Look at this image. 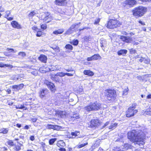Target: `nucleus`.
Wrapping results in <instances>:
<instances>
[{
	"instance_id": "13d9d810",
	"label": "nucleus",
	"mask_w": 151,
	"mask_h": 151,
	"mask_svg": "<svg viewBox=\"0 0 151 151\" xmlns=\"http://www.w3.org/2000/svg\"><path fill=\"white\" fill-rule=\"evenodd\" d=\"M87 60L88 61H91L93 60L92 56L91 57L88 58Z\"/></svg>"
},
{
	"instance_id": "49530a36",
	"label": "nucleus",
	"mask_w": 151,
	"mask_h": 151,
	"mask_svg": "<svg viewBox=\"0 0 151 151\" xmlns=\"http://www.w3.org/2000/svg\"><path fill=\"white\" fill-rule=\"evenodd\" d=\"M53 81H54V82H59L60 81V78L56 76L53 80Z\"/></svg>"
},
{
	"instance_id": "69168bd1",
	"label": "nucleus",
	"mask_w": 151,
	"mask_h": 151,
	"mask_svg": "<svg viewBox=\"0 0 151 151\" xmlns=\"http://www.w3.org/2000/svg\"><path fill=\"white\" fill-rule=\"evenodd\" d=\"M109 123V122H106L104 125L103 126V128H104L106 126H107Z\"/></svg>"
},
{
	"instance_id": "ea45409f",
	"label": "nucleus",
	"mask_w": 151,
	"mask_h": 151,
	"mask_svg": "<svg viewBox=\"0 0 151 151\" xmlns=\"http://www.w3.org/2000/svg\"><path fill=\"white\" fill-rule=\"evenodd\" d=\"M7 142L9 145L12 146H14V142L12 140H9L8 141H7Z\"/></svg>"
},
{
	"instance_id": "c756f323",
	"label": "nucleus",
	"mask_w": 151,
	"mask_h": 151,
	"mask_svg": "<svg viewBox=\"0 0 151 151\" xmlns=\"http://www.w3.org/2000/svg\"><path fill=\"white\" fill-rule=\"evenodd\" d=\"M50 14L49 13H47L46 14H44V17L43 19V20L44 22H47V20L48 19V17Z\"/></svg>"
},
{
	"instance_id": "5fc2aeb1",
	"label": "nucleus",
	"mask_w": 151,
	"mask_h": 151,
	"mask_svg": "<svg viewBox=\"0 0 151 151\" xmlns=\"http://www.w3.org/2000/svg\"><path fill=\"white\" fill-rule=\"evenodd\" d=\"M42 33L41 32L38 31L37 32L36 34V36L37 37H40L42 35Z\"/></svg>"
},
{
	"instance_id": "20e7f679",
	"label": "nucleus",
	"mask_w": 151,
	"mask_h": 151,
	"mask_svg": "<svg viewBox=\"0 0 151 151\" xmlns=\"http://www.w3.org/2000/svg\"><path fill=\"white\" fill-rule=\"evenodd\" d=\"M105 94L107 99L111 101H114L116 96V91L114 89H106L105 90Z\"/></svg>"
},
{
	"instance_id": "bb28decb",
	"label": "nucleus",
	"mask_w": 151,
	"mask_h": 151,
	"mask_svg": "<svg viewBox=\"0 0 151 151\" xmlns=\"http://www.w3.org/2000/svg\"><path fill=\"white\" fill-rule=\"evenodd\" d=\"M81 24V22H79L78 23H75L74 24H72L71 27H70V28L72 29L73 30H74V29L76 28L77 26L79 25L80 26V24Z\"/></svg>"
},
{
	"instance_id": "473e14b6",
	"label": "nucleus",
	"mask_w": 151,
	"mask_h": 151,
	"mask_svg": "<svg viewBox=\"0 0 151 151\" xmlns=\"http://www.w3.org/2000/svg\"><path fill=\"white\" fill-rule=\"evenodd\" d=\"M73 32L74 30L70 27L66 32L65 34L66 35H70L73 33Z\"/></svg>"
},
{
	"instance_id": "6e6d98bb",
	"label": "nucleus",
	"mask_w": 151,
	"mask_h": 151,
	"mask_svg": "<svg viewBox=\"0 0 151 151\" xmlns=\"http://www.w3.org/2000/svg\"><path fill=\"white\" fill-rule=\"evenodd\" d=\"M100 21V19L99 18L98 19H97L95 20V22L94 23V24H98Z\"/></svg>"
},
{
	"instance_id": "412c9836",
	"label": "nucleus",
	"mask_w": 151,
	"mask_h": 151,
	"mask_svg": "<svg viewBox=\"0 0 151 151\" xmlns=\"http://www.w3.org/2000/svg\"><path fill=\"white\" fill-rule=\"evenodd\" d=\"M63 32L64 29H61L54 31L53 32V33L55 35H57L58 34H62Z\"/></svg>"
},
{
	"instance_id": "0eeeda50",
	"label": "nucleus",
	"mask_w": 151,
	"mask_h": 151,
	"mask_svg": "<svg viewBox=\"0 0 151 151\" xmlns=\"http://www.w3.org/2000/svg\"><path fill=\"white\" fill-rule=\"evenodd\" d=\"M45 83L51 92L54 93L55 92L56 90V88L55 86L53 83L48 80H46L45 82Z\"/></svg>"
},
{
	"instance_id": "338daca9",
	"label": "nucleus",
	"mask_w": 151,
	"mask_h": 151,
	"mask_svg": "<svg viewBox=\"0 0 151 151\" xmlns=\"http://www.w3.org/2000/svg\"><path fill=\"white\" fill-rule=\"evenodd\" d=\"M56 76H55V75H52L51 76V79L53 81L54 79L55 78V77Z\"/></svg>"
},
{
	"instance_id": "b1692460",
	"label": "nucleus",
	"mask_w": 151,
	"mask_h": 151,
	"mask_svg": "<svg viewBox=\"0 0 151 151\" xmlns=\"http://www.w3.org/2000/svg\"><path fill=\"white\" fill-rule=\"evenodd\" d=\"M100 43L101 44V47H103L106 46L107 43L106 40H100ZM103 49V48H102V49Z\"/></svg>"
},
{
	"instance_id": "f3484780",
	"label": "nucleus",
	"mask_w": 151,
	"mask_h": 151,
	"mask_svg": "<svg viewBox=\"0 0 151 151\" xmlns=\"http://www.w3.org/2000/svg\"><path fill=\"white\" fill-rule=\"evenodd\" d=\"M57 146L60 148L64 147L65 145V143L63 140H60L57 144Z\"/></svg>"
},
{
	"instance_id": "2f4dec72",
	"label": "nucleus",
	"mask_w": 151,
	"mask_h": 151,
	"mask_svg": "<svg viewBox=\"0 0 151 151\" xmlns=\"http://www.w3.org/2000/svg\"><path fill=\"white\" fill-rule=\"evenodd\" d=\"M117 125V124L116 123H114V124H111V125L109 127V129H114L115 128Z\"/></svg>"
},
{
	"instance_id": "58836bf2",
	"label": "nucleus",
	"mask_w": 151,
	"mask_h": 151,
	"mask_svg": "<svg viewBox=\"0 0 151 151\" xmlns=\"http://www.w3.org/2000/svg\"><path fill=\"white\" fill-rule=\"evenodd\" d=\"M87 144H88V142H86L84 144H81L80 145H77V147L78 148H81L87 145Z\"/></svg>"
},
{
	"instance_id": "0e129e2a",
	"label": "nucleus",
	"mask_w": 151,
	"mask_h": 151,
	"mask_svg": "<svg viewBox=\"0 0 151 151\" xmlns=\"http://www.w3.org/2000/svg\"><path fill=\"white\" fill-rule=\"evenodd\" d=\"M37 119L36 118H33L31 119V121L33 122H36Z\"/></svg>"
},
{
	"instance_id": "e2e57ef3",
	"label": "nucleus",
	"mask_w": 151,
	"mask_h": 151,
	"mask_svg": "<svg viewBox=\"0 0 151 151\" xmlns=\"http://www.w3.org/2000/svg\"><path fill=\"white\" fill-rule=\"evenodd\" d=\"M65 75H67L69 76H73V75L70 73H65Z\"/></svg>"
},
{
	"instance_id": "8fccbe9b",
	"label": "nucleus",
	"mask_w": 151,
	"mask_h": 151,
	"mask_svg": "<svg viewBox=\"0 0 151 151\" xmlns=\"http://www.w3.org/2000/svg\"><path fill=\"white\" fill-rule=\"evenodd\" d=\"M130 52L131 54H134L136 52V50L133 48H132L130 50Z\"/></svg>"
},
{
	"instance_id": "774afa93",
	"label": "nucleus",
	"mask_w": 151,
	"mask_h": 151,
	"mask_svg": "<svg viewBox=\"0 0 151 151\" xmlns=\"http://www.w3.org/2000/svg\"><path fill=\"white\" fill-rule=\"evenodd\" d=\"M29 129V126L26 125L25 126L24 129Z\"/></svg>"
},
{
	"instance_id": "a18cd8bd",
	"label": "nucleus",
	"mask_w": 151,
	"mask_h": 151,
	"mask_svg": "<svg viewBox=\"0 0 151 151\" xmlns=\"http://www.w3.org/2000/svg\"><path fill=\"white\" fill-rule=\"evenodd\" d=\"M36 14V13H35V12L33 11H32L29 14V17H33Z\"/></svg>"
},
{
	"instance_id": "bf43d9fd",
	"label": "nucleus",
	"mask_w": 151,
	"mask_h": 151,
	"mask_svg": "<svg viewBox=\"0 0 151 151\" xmlns=\"http://www.w3.org/2000/svg\"><path fill=\"white\" fill-rule=\"evenodd\" d=\"M146 111V112L147 113V114L151 115V111H150V110L149 109H147Z\"/></svg>"
},
{
	"instance_id": "aec40b11",
	"label": "nucleus",
	"mask_w": 151,
	"mask_h": 151,
	"mask_svg": "<svg viewBox=\"0 0 151 151\" xmlns=\"http://www.w3.org/2000/svg\"><path fill=\"white\" fill-rule=\"evenodd\" d=\"M80 134V132L78 131H76L74 132H72L71 135H72L71 137L72 138H74L75 137L78 136Z\"/></svg>"
},
{
	"instance_id": "39448f33",
	"label": "nucleus",
	"mask_w": 151,
	"mask_h": 151,
	"mask_svg": "<svg viewBox=\"0 0 151 151\" xmlns=\"http://www.w3.org/2000/svg\"><path fill=\"white\" fill-rule=\"evenodd\" d=\"M121 25V23L119 21L112 19L108 22L107 27L109 29H114L120 27Z\"/></svg>"
},
{
	"instance_id": "79ce46f5",
	"label": "nucleus",
	"mask_w": 151,
	"mask_h": 151,
	"mask_svg": "<svg viewBox=\"0 0 151 151\" xmlns=\"http://www.w3.org/2000/svg\"><path fill=\"white\" fill-rule=\"evenodd\" d=\"M6 50L8 51H9L10 52H12L15 53L17 52V50H14L12 48H7Z\"/></svg>"
},
{
	"instance_id": "c9c22d12",
	"label": "nucleus",
	"mask_w": 151,
	"mask_h": 151,
	"mask_svg": "<svg viewBox=\"0 0 151 151\" xmlns=\"http://www.w3.org/2000/svg\"><path fill=\"white\" fill-rule=\"evenodd\" d=\"M128 90V88L127 87L126 88H125L123 91V93H122V95H126L127 94Z\"/></svg>"
},
{
	"instance_id": "f8f14e48",
	"label": "nucleus",
	"mask_w": 151,
	"mask_h": 151,
	"mask_svg": "<svg viewBox=\"0 0 151 151\" xmlns=\"http://www.w3.org/2000/svg\"><path fill=\"white\" fill-rule=\"evenodd\" d=\"M100 140H96L95 143L92 146L91 148L89 149V151H93L96 148L98 147L100 144Z\"/></svg>"
},
{
	"instance_id": "c03bdc74",
	"label": "nucleus",
	"mask_w": 151,
	"mask_h": 151,
	"mask_svg": "<svg viewBox=\"0 0 151 151\" xmlns=\"http://www.w3.org/2000/svg\"><path fill=\"white\" fill-rule=\"evenodd\" d=\"M16 107L17 109H23L25 108V106L24 105H20L16 106Z\"/></svg>"
},
{
	"instance_id": "9d476101",
	"label": "nucleus",
	"mask_w": 151,
	"mask_h": 151,
	"mask_svg": "<svg viewBox=\"0 0 151 151\" xmlns=\"http://www.w3.org/2000/svg\"><path fill=\"white\" fill-rule=\"evenodd\" d=\"M99 120L98 119H93L91 121L90 127L93 128H95L99 124Z\"/></svg>"
},
{
	"instance_id": "6ab92c4d",
	"label": "nucleus",
	"mask_w": 151,
	"mask_h": 151,
	"mask_svg": "<svg viewBox=\"0 0 151 151\" xmlns=\"http://www.w3.org/2000/svg\"><path fill=\"white\" fill-rule=\"evenodd\" d=\"M79 118V116L78 114L76 113L74 114L72 116H70V119L71 120L73 121L76 119H78Z\"/></svg>"
},
{
	"instance_id": "3c124183",
	"label": "nucleus",
	"mask_w": 151,
	"mask_h": 151,
	"mask_svg": "<svg viewBox=\"0 0 151 151\" xmlns=\"http://www.w3.org/2000/svg\"><path fill=\"white\" fill-rule=\"evenodd\" d=\"M47 25L46 24H42L41 25V27L42 29H45L47 28Z\"/></svg>"
},
{
	"instance_id": "72a5a7b5",
	"label": "nucleus",
	"mask_w": 151,
	"mask_h": 151,
	"mask_svg": "<svg viewBox=\"0 0 151 151\" xmlns=\"http://www.w3.org/2000/svg\"><path fill=\"white\" fill-rule=\"evenodd\" d=\"M57 139L56 138H52L50 139L49 141V143L50 145H53L54 142Z\"/></svg>"
},
{
	"instance_id": "37998d69",
	"label": "nucleus",
	"mask_w": 151,
	"mask_h": 151,
	"mask_svg": "<svg viewBox=\"0 0 151 151\" xmlns=\"http://www.w3.org/2000/svg\"><path fill=\"white\" fill-rule=\"evenodd\" d=\"M17 88L18 90L21 89L24 86L23 84H20L19 85H17Z\"/></svg>"
},
{
	"instance_id": "ddd939ff",
	"label": "nucleus",
	"mask_w": 151,
	"mask_h": 151,
	"mask_svg": "<svg viewBox=\"0 0 151 151\" xmlns=\"http://www.w3.org/2000/svg\"><path fill=\"white\" fill-rule=\"evenodd\" d=\"M55 2L56 4L59 6H65L67 4L66 0H56Z\"/></svg>"
},
{
	"instance_id": "f257e3e1",
	"label": "nucleus",
	"mask_w": 151,
	"mask_h": 151,
	"mask_svg": "<svg viewBox=\"0 0 151 151\" xmlns=\"http://www.w3.org/2000/svg\"><path fill=\"white\" fill-rule=\"evenodd\" d=\"M145 128L143 126H140L136 129L132 130L128 132V138L130 141L136 144L143 145L145 142L144 141L145 139V134L144 132Z\"/></svg>"
},
{
	"instance_id": "393cba45",
	"label": "nucleus",
	"mask_w": 151,
	"mask_h": 151,
	"mask_svg": "<svg viewBox=\"0 0 151 151\" xmlns=\"http://www.w3.org/2000/svg\"><path fill=\"white\" fill-rule=\"evenodd\" d=\"M83 38L85 42H88L91 40L92 37L90 35H89L84 37Z\"/></svg>"
},
{
	"instance_id": "09e8293b",
	"label": "nucleus",
	"mask_w": 151,
	"mask_h": 151,
	"mask_svg": "<svg viewBox=\"0 0 151 151\" xmlns=\"http://www.w3.org/2000/svg\"><path fill=\"white\" fill-rule=\"evenodd\" d=\"M12 88L14 89V90L15 91H17L19 90L18 89L17 86V85H14L12 86Z\"/></svg>"
},
{
	"instance_id": "2eb2a0df",
	"label": "nucleus",
	"mask_w": 151,
	"mask_h": 151,
	"mask_svg": "<svg viewBox=\"0 0 151 151\" xmlns=\"http://www.w3.org/2000/svg\"><path fill=\"white\" fill-rule=\"evenodd\" d=\"M135 0H127L125 1V4L129 6L134 5L136 3Z\"/></svg>"
},
{
	"instance_id": "4468645a",
	"label": "nucleus",
	"mask_w": 151,
	"mask_h": 151,
	"mask_svg": "<svg viewBox=\"0 0 151 151\" xmlns=\"http://www.w3.org/2000/svg\"><path fill=\"white\" fill-rule=\"evenodd\" d=\"M39 60L42 62L44 63H46L47 59V57L44 55H41L38 57Z\"/></svg>"
},
{
	"instance_id": "864d4df0",
	"label": "nucleus",
	"mask_w": 151,
	"mask_h": 151,
	"mask_svg": "<svg viewBox=\"0 0 151 151\" xmlns=\"http://www.w3.org/2000/svg\"><path fill=\"white\" fill-rule=\"evenodd\" d=\"M15 150L17 151H19L21 149V146H19L15 147Z\"/></svg>"
},
{
	"instance_id": "5701e85b",
	"label": "nucleus",
	"mask_w": 151,
	"mask_h": 151,
	"mask_svg": "<svg viewBox=\"0 0 151 151\" xmlns=\"http://www.w3.org/2000/svg\"><path fill=\"white\" fill-rule=\"evenodd\" d=\"M7 67H9L10 68H13V66L11 65L5 64L3 63H0V67L5 68Z\"/></svg>"
},
{
	"instance_id": "f704fd0d",
	"label": "nucleus",
	"mask_w": 151,
	"mask_h": 151,
	"mask_svg": "<svg viewBox=\"0 0 151 151\" xmlns=\"http://www.w3.org/2000/svg\"><path fill=\"white\" fill-rule=\"evenodd\" d=\"M65 47L66 49H68L70 50H72L73 49L72 46L70 44H67L65 46Z\"/></svg>"
},
{
	"instance_id": "4c0bfd02",
	"label": "nucleus",
	"mask_w": 151,
	"mask_h": 151,
	"mask_svg": "<svg viewBox=\"0 0 151 151\" xmlns=\"http://www.w3.org/2000/svg\"><path fill=\"white\" fill-rule=\"evenodd\" d=\"M54 125L48 124L46 126L47 129H54Z\"/></svg>"
},
{
	"instance_id": "a878e982",
	"label": "nucleus",
	"mask_w": 151,
	"mask_h": 151,
	"mask_svg": "<svg viewBox=\"0 0 151 151\" xmlns=\"http://www.w3.org/2000/svg\"><path fill=\"white\" fill-rule=\"evenodd\" d=\"M79 41L78 40H73L70 43L74 45L77 46L78 44Z\"/></svg>"
},
{
	"instance_id": "c85d7f7f",
	"label": "nucleus",
	"mask_w": 151,
	"mask_h": 151,
	"mask_svg": "<svg viewBox=\"0 0 151 151\" xmlns=\"http://www.w3.org/2000/svg\"><path fill=\"white\" fill-rule=\"evenodd\" d=\"M65 73H63V72H59L57 73L56 74L55 76H59L61 77H62L64 76L65 75Z\"/></svg>"
},
{
	"instance_id": "603ef678",
	"label": "nucleus",
	"mask_w": 151,
	"mask_h": 151,
	"mask_svg": "<svg viewBox=\"0 0 151 151\" xmlns=\"http://www.w3.org/2000/svg\"><path fill=\"white\" fill-rule=\"evenodd\" d=\"M65 70L67 72L73 71H74V70L71 67L68 69H65Z\"/></svg>"
},
{
	"instance_id": "423d86ee",
	"label": "nucleus",
	"mask_w": 151,
	"mask_h": 151,
	"mask_svg": "<svg viewBox=\"0 0 151 151\" xmlns=\"http://www.w3.org/2000/svg\"><path fill=\"white\" fill-rule=\"evenodd\" d=\"M136 105L135 104H133L132 106L129 107L127 112L126 116L130 117L133 116L137 112V110H134L135 108Z\"/></svg>"
},
{
	"instance_id": "a19ab883",
	"label": "nucleus",
	"mask_w": 151,
	"mask_h": 151,
	"mask_svg": "<svg viewBox=\"0 0 151 151\" xmlns=\"http://www.w3.org/2000/svg\"><path fill=\"white\" fill-rule=\"evenodd\" d=\"M62 129L61 127L57 125H54V130H58Z\"/></svg>"
},
{
	"instance_id": "9b49d317",
	"label": "nucleus",
	"mask_w": 151,
	"mask_h": 151,
	"mask_svg": "<svg viewBox=\"0 0 151 151\" xmlns=\"http://www.w3.org/2000/svg\"><path fill=\"white\" fill-rule=\"evenodd\" d=\"M11 24L12 27L17 29H21L22 27L20 24H19L18 22L16 21H13L11 22Z\"/></svg>"
},
{
	"instance_id": "de8ad7c7",
	"label": "nucleus",
	"mask_w": 151,
	"mask_h": 151,
	"mask_svg": "<svg viewBox=\"0 0 151 151\" xmlns=\"http://www.w3.org/2000/svg\"><path fill=\"white\" fill-rule=\"evenodd\" d=\"M18 55L22 57H24L26 56V54L23 52H19Z\"/></svg>"
},
{
	"instance_id": "7c9ffc66",
	"label": "nucleus",
	"mask_w": 151,
	"mask_h": 151,
	"mask_svg": "<svg viewBox=\"0 0 151 151\" xmlns=\"http://www.w3.org/2000/svg\"><path fill=\"white\" fill-rule=\"evenodd\" d=\"M0 133H3L4 134H7L8 131V129L7 128H3L0 130Z\"/></svg>"
},
{
	"instance_id": "f03ea898",
	"label": "nucleus",
	"mask_w": 151,
	"mask_h": 151,
	"mask_svg": "<svg viewBox=\"0 0 151 151\" xmlns=\"http://www.w3.org/2000/svg\"><path fill=\"white\" fill-rule=\"evenodd\" d=\"M101 104L97 102L91 103L89 105L85 107L83 109L85 111L89 112L91 111H98L101 109Z\"/></svg>"
},
{
	"instance_id": "4be33fe9",
	"label": "nucleus",
	"mask_w": 151,
	"mask_h": 151,
	"mask_svg": "<svg viewBox=\"0 0 151 151\" xmlns=\"http://www.w3.org/2000/svg\"><path fill=\"white\" fill-rule=\"evenodd\" d=\"M133 146L131 144L128 143H126L124 145V147L126 150H127L129 149H132Z\"/></svg>"
},
{
	"instance_id": "680f3d73",
	"label": "nucleus",
	"mask_w": 151,
	"mask_h": 151,
	"mask_svg": "<svg viewBox=\"0 0 151 151\" xmlns=\"http://www.w3.org/2000/svg\"><path fill=\"white\" fill-rule=\"evenodd\" d=\"M30 139L31 141H33L35 140V137L34 136H31L30 137Z\"/></svg>"
},
{
	"instance_id": "4d7b16f0",
	"label": "nucleus",
	"mask_w": 151,
	"mask_h": 151,
	"mask_svg": "<svg viewBox=\"0 0 151 151\" xmlns=\"http://www.w3.org/2000/svg\"><path fill=\"white\" fill-rule=\"evenodd\" d=\"M51 20V16L50 15V14L49 15V16L48 17V19L47 20V23H48L50 22Z\"/></svg>"
},
{
	"instance_id": "cd10ccee",
	"label": "nucleus",
	"mask_w": 151,
	"mask_h": 151,
	"mask_svg": "<svg viewBox=\"0 0 151 151\" xmlns=\"http://www.w3.org/2000/svg\"><path fill=\"white\" fill-rule=\"evenodd\" d=\"M92 57L93 60H98L99 58H101V57L99 54H95L92 56Z\"/></svg>"
},
{
	"instance_id": "6e6552de",
	"label": "nucleus",
	"mask_w": 151,
	"mask_h": 151,
	"mask_svg": "<svg viewBox=\"0 0 151 151\" xmlns=\"http://www.w3.org/2000/svg\"><path fill=\"white\" fill-rule=\"evenodd\" d=\"M49 92V90L46 88L40 89L39 92V96L42 99L45 97Z\"/></svg>"
},
{
	"instance_id": "dca6fc26",
	"label": "nucleus",
	"mask_w": 151,
	"mask_h": 151,
	"mask_svg": "<svg viewBox=\"0 0 151 151\" xmlns=\"http://www.w3.org/2000/svg\"><path fill=\"white\" fill-rule=\"evenodd\" d=\"M127 51L125 49H122L119 50L117 52V54L119 55H122L123 56L127 53Z\"/></svg>"
},
{
	"instance_id": "e433bc0d",
	"label": "nucleus",
	"mask_w": 151,
	"mask_h": 151,
	"mask_svg": "<svg viewBox=\"0 0 151 151\" xmlns=\"http://www.w3.org/2000/svg\"><path fill=\"white\" fill-rule=\"evenodd\" d=\"M141 58L145 59L144 60V63L145 64H149L150 62V60L148 58H147V59H145V58L141 57Z\"/></svg>"
},
{
	"instance_id": "a211bd4d",
	"label": "nucleus",
	"mask_w": 151,
	"mask_h": 151,
	"mask_svg": "<svg viewBox=\"0 0 151 151\" xmlns=\"http://www.w3.org/2000/svg\"><path fill=\"white\" fill-rule=\"evenodd\" d=\"M84 74L89 76H92L94 75V73L90 70H85L83 71Z\"/></svg>"
},
{
	"instance_id": "052dcab7",
	"label": "nucleus",
	"mask_w": 151,
	"mask_h": 151,
	"mask_svg": "<svg viewBox=\"0 0 151 151\" xmlns=\"http://www.w3.org/2000/svg\"><path fill=\"white\" fill-rule=\"evenodd\" d=\"M58 150L60 151H66V149L63 147L59 148Z\"/></svg>"
},
{
	"instance_id": "7ed1b4c3",
	"label": "nucleus",
	"mask_w": 151,
	"mask_h": 151,
	"mask_svg": "<svg viewBox=\"0 0 151 151\" xmlns=\"http://www.w3.org/2000/svg\"><path fill=\"white\" fill-rule=\"evenodd\" d=\"M147 11L146 8L142 6H139L134 9L132 12L134 16L137 18L143 16Z\"/></svg>"
},
{
	"instance_id": "1a4fd4ad",
	"label": "nucleus",
	"mask_w": 151,
	"mask_h": 151,
	"mask_svg": "<svg viewBox=\"0 0 151 151\" xmlns=\"http://www.w3.org/2000/svg\"><path fill=\"white\" fill-rule=\"evenodd\" d=\"M120 39L123 41L127 43L131 42L132 41V37L130 36H121Z\"/></svg>"
}]
</instances>
